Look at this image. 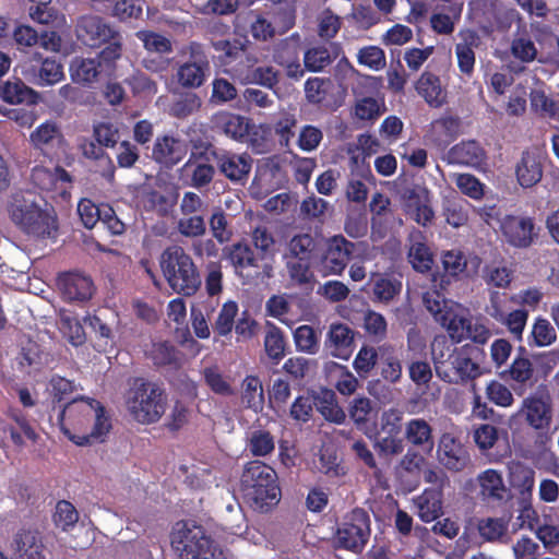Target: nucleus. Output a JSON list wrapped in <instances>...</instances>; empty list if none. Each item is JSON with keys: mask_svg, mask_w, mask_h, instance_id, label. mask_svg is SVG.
Listing matches in <instances>:
<instances>
[{"mask_svg": "<svg viewBox=\"0 0 559 559\" xmlns=\"http://www.w3.org/2000/svg\"><path fill=\"white\" fill-rule=\"evenodd\" d=\"M62 432L76 445L103 441L111 429L105 406L96 399L80 396L64 405L58 416Z\"/></svg>", "mask_w": 559, "mask_h": 559, "instance_id": "1", "label": "nucleus"}, {"mask_svg": "<svg viewBox=\"0 0 559 559\" xmlns=\"http://www.w3.org/2000/svg\"><path fill=\"white\" fill-rule=\"evenodd\" d=\"M431 354L437 376L451 384H465L483 374L479 359L484 350L473 344L451 349L444 336L435 337Z\"/></svg>", "mask_w": 559, "mask_h": 559, "instance_id": "2", "label": "nucleus"}, {"mask_svg": "<svg viewBox=\"0 0 559 559\" xmlns=\"http://www.w3.org/2000/svg\"><path fill=\"white\" fill-rule=\"evenodd\" d=\"M8 213L13 224L27 236L45 239L55 236L58 230L55 210L43 207L33 192L13 193L8 203Z\"/></svg>", "mask_w": 559, "mask_h": 559, "instance_id": "3", "label": "nucleus"}, {"mask_svg": "<svg viewBox=\"0 0 559 559\" xmlns=\"http://www.w3.org/2000/svg\"><path fill=\"white\" fill-rule=\"evenodd\" d=\"M240 491L245 502L259 512L270 511L281 499L276 472L259 460L245 465L240 477Z\"/></svg>", "mask_w": 559, "mask_h": 559, "instance_id": "4", "label": "nucleus"}, {"mask_svg": "<svg viewBox=\"0 0 559 559\" xmlns=\"http://www.w3.org/2000/svg\"><path fill=\"white\" fill-rule=\"evenodd\" d=\"M166 406L167 394L160 384L141 377L134 378L126 393V407L136 423H157L165 414Z\"/></svg>", "mask_w": 559, "mask_h": 559, "instance_id": "5", "label": "nucleus"}, {"mask_svg": "<svg viewBox=\"0 0 559 559\" xmlns=\"http://www.w3.org/2000/svg\"><path fill=\"white\" fill-rule=\"evenodd\" d=\"M78 38L86 46L103 49L98 57L106 66H112L123 51L121 33L98 15H83L76 24Z\"/></svg>", "mask_w": 559, "mask_h": 559, "instance_id": "6", "label": "nucleus"}, {"mask_svg": "<svg viewBox=\"0 0 559 559\" xmlns=\"http://www.w3.org/2000/svg\"><path fill=\"white\" fill-rule=\"evenodd\" d=\"M163 275L178 295L193 296L201 286V276L193 259L177 245L167 247L159 260Z\"/></svg>", "mask_w": 559, "mask_h": 559, "instance_id": "7", "label": "nucleus"}, {"mask_svg": "<svg viewBox=\"0 0 559 559\" xmlns=\"http://www.w3.org/2000/svg\"><path fill=\"white\" fill-rule=\"evenodd\" d=\"M170 543L180 559H227L204 527L194 522H178L171 533Z\"/></svg>", "mask_w": 559, "mask_h": 559, "instance_id": "8", "label": "nucleus"}, {"mask_svg": "<svg viewBox=\"0 0 559 559\" xmlns=\"http://www.w3.org/2000/svg\"><path fill=\"white\" fill-rule=\"evenodd\" d=\"M369 513L362 508H354L346 513L334 536L335 548L360 554L371 534Z\"/></svg>", "mask_w": 559, "mask_h": 559, "instance_id": "9", "label": "nucleus"}, {"mask_svg": "<svg viewBox=\"0 0 559 559\" xmlns=\"http://www.w3.org/2000/svg\"><path fill=\"white\" fill-rule=\"evenodd\" d=\"M506 242L518 249H526L538 239L539 227L535 218L524 214H506L499 221Z\"/></svg>", "mask_w": 559, "mask_h": 559, "instance_id": "10", "label": "nucleus"}, {"mask_svg": "<svg viewBox=\"0 0 559 559\" xmlns=\"http://www.w3.org/2000/svg\"><path fill=\"white\" fill-rule=\"evenodd\" d=\"M211 155L221 175L230 182L243 186L248 181L253 164L248 153L213 150Z\"/></svg>", "mask_w": 559, "mask_h": 559, "instance_id": "11", "label": "nucleus"}, {"mask_svg": "<svg viewBox=\"0 0 559 559\" xmlns=\"http://www.w3.org/2000/svg\"><path fill=\"white\" fill-rule=\"evenodd\" d=\"M355 250V243L343 235H335L322 246L318 263L329 274L340 275L347 266Z\"/></svg>", "mask_w": 559, "mask_h": 559, "instance_id": "12", "label": "nucleus"}, {"mask_svg": "<svg viewBox=\"0 0 559 559\" xmlns=\"http://www.w3.org/2000/svg\"><path fill=\"white\" fill-rule=\"evenodd\" d=\"M503 14L509 21H512L515 17L519 20V26L513 33L510 44L511 56L523 63L533 62L537 57L538 50L532 39L526 24L523 23L521 15L513 8L507 9Z\"/></svg>", "mask_w": 559, "mask_h": 559, "instance_id": "13", "label": "nucleus"}, {"mask_svg": "<svg viewBox=\"0 0 559 559\" xmlns=\"http://www.w3.org/2000/svg\"><path fill=\"white\" fill-rule=\"evenodd\" d=\"M356 332L346 323H332L325 335L324 347L331 356L347 360L355 349Z\"/></svg>", "mask_w": 559, "mask_h": 559, "instance_id": "14", "label": "nucleus"}, {"mask_svg": "<svg viewBox=\"0 0 559 559\" xmlns=\"http://www.w3.org/2000/svg\"><path fill=\"white\" fill-rule=\"evenodd\" d=\"M438 459L445 468L453 472L463 471L469 463V454L466 448L449 432L440 437Z\"/></svg>", "mask_w": 559, "mask_h": 559, "instance_id": "15", "label": "nucleus"}, {"mask_svg": "<svg viewBox=\"0 0 559 559\" xmlns=\"http://www.w3.org/2000/svg\"><path fill=\"white\" fill-rule=\"evenodd\" d=\"M210 72V62L202 51H191L190 59L177 71L178 82L185 87L197 88L203 85Z\"/></svg>", "mask_w": 559, "mask_h": 559, "instance_id": "16", "label": "nucleus"}, {"mask_svg": "<svg viewBox=\"0 0 559 559\" xmlns=\"http://www.w3.org/2000/svg\"><path fill=\"white\" fill-rule=\"evenodd\" d=\"M322 251V240L309 233L294 235L286 245L283 258L318 263Z\"/></svg>", "mask_w": 559, "mask_h": 559, "instance_id": "17", "label": "nucleus"}, {"mask_svg": "<svg viewBox=\"0 0 559 559\" xmlns=\"http://www.w3.org/2000/svg\"><path fill=\"white\" fill-rule=\"evenodd\" d=\"M187 154L182 140L170 134L158 135L152 148V158L162 165L175 166Z\"/></svg>", "mask_w": 559, "mask_h": 559, "instance_id": "18", "label": "nucleus"}, {"mask_svg": "<svg viewBox=\"0 0 559 559\" xmlns=\"http://www.w3.org/2000/svg\"><path fill=\"white\" fill-rule=\"evenodd\" d=\"M209 162L206 152H191L183 166L186 171L189 173L191 187L202 189L213 181L215 168Z\"/></svg>", "mask_w": 559, "mask_h": 559, "instance_id": "19", "label": "nucleus"}, {"mask_svg": "<svg viewBox=\"0 0 559 559\" xmlns=\"http://www.w3.org/2000/svg\"><path fill=\"white\" fill-rule=\"evenodd\" d=\"M486 159V152L475 140L462 141L453 145L447 154L449 164L479 167Z\"/></svg>", "mask_w": 559, "mask_h": 559, "instance_id": "20", "label": "nucleus"}, {"mask_svg": "<svg viewBox=\"0 0 559 559\" xmlns=\"http://www.w3.org/2000/svg\"><path fill=\"white\" fill-rule=\"evenodd\" d=\"M223 252L237 274L241 275L248 269H260V261L262 260L246 240L225 247Z\"/></svg>", "mask_w": 559, "mask_h": 559, "instance_id": "21", "label": "nucleus"}, {"mask_svg": "<svg viewBox=\"0 0 559 559\" xmlns=\"http://www.w3.org/2000/svg\"><path fill=\"white\" fill-rule=\"evenodd\" d=\"M63 296L72 301H86L92 298L94 284L91 277L69 272L59 277Z\"/></svg>", "mask_w": 559, "mask_h": 559, "instance_id": "22", "label": "nucleus"}, {"mask_svg": "<svg viewBox=\"0 0 559 559\" xmlns=\"http://www.w3.org/2000/svg\"><path fill=\"white\" fill-rule=\"evenodd\" d=\"M12 546L17 559H45V545L38 531H19L13 538Z\"/></svg>", "mask_w": 559, "mask_h": 559, "instance_id": "23", "label": "nucleus"}, {"mask_svg": "<svg viewBox=\"0 0 559 559\" xmlns=\"http://www.w3.org/2000/svg\"><path fill=\"white\" fill-rule=\"evenodd\" d=\"M415 90L432 108H440L447 103V92L439 75L428 70L418 78Z\"/></svg>", "mask_w": 559, "mask_h": 559, "instance_id": "24", "label": "nucleus"}, {"mask_svg": "<svg viewBox=\"0 0 559 559\" xmlns=\"http://www.w3.org/2000/svg\"><path fill=\"white\" fill-rule=\"evenodd\" d=\"M347 411L357 429L361 430L368 438H372L376 426L370 428L369 423L376 417V404L365 395H357L349 402Z\"/></svg>", "mask_w": 559, "mask_h": 559, "instance_id": "25", "label": "nucleus"}, {"mask_svg": "<svg viewBox=\"0 0 559 559\" xmlns=\"http://www.w3.org/2000/svg\"><path fill=\"white\" fill-rule=\"evenodd\" d=\"M62 141V132L52 120L39 124L29 135L33 147L39 150L46 156H51L52 150L59 146Z\"/></svg>", "mask_w": 559, "mask_h": 559, "instance_id": "26", "label": "nucleus"}, {"mask_svg": "<svg viewBox=\"0 0 559 559\" xmlns=\"http://www.w3.org/2000/svg\"><path fill=\"white\" fill-rule=\"evenodd\" d=\"M405 439L414 448L430 454L435 447L432 427L424 418H412L405 425Z\"/></svg>", "mask_w": 559, "mask_h": 559, "instance_id": "27", "label": "nucleus"}, {"mask_svg": "<svg viewBox=\"0 0 559 559\" xmlns=\"http://www.w3.org/2000/svg\"><path fill=\"white\" fill-rule=\"evenodd\" d=\"M411 246L407 258L413 269L420 273H427L433 265V254L426 243V237L419 230L409 235Z\"/></svg>", "mask_w": 559, "mask_h": 559, "instance_id": "28", "label": "nucleus"}, {"mask_svg": "<svg viewBox=\"0 0 559 559\" xmlns=\"http://www.w3.org/2000/svg\"><path fill=\"white\" fill-rule=\"evenodd\" d=\"M31 181L43 191L59 189L64 183L72 182V176L61 166L49 169L44 166H35L31 173Z\"/></svg>", "mask_w": 559, "mask_h": 559, "instance_id": "29", "label": "nucleus"}, {"mask_svg": "<svg viewBox=\"0 0 559 559\" xmlns=\"http://www.w3.org/2000/svg\"><path fill=\"white\" fill-rule=\"evenodd\" d=\"M0 97L9 104L36 105L39 95L32 87L27 86L21 79L8 80L0 86Z\"/></svg>", "mask_w": 559, "mask_h": 559, "instance_id": "30", "label": "nucleus"}, {"mask_svg": "<svg viewBox=\"0 0 559 559\" xmlns=\"http://www.w3.org/2000/svg\"><path fill=\"white\" fill-rule=\"evenodd\" d=\"M249 40L246 36L223 38L212 41L217 58L223 66H233L240 61L247 51Z\"/></svg>", "mask_w": 559, "mask_h": 559, "instance_id": "31", "label": "nucleus"}, {"mask_svg": "<svg viewBox=\"0 0 559 559\" xmlns=\"http://www.w3.org/2000/svg\"><path fill=\"white\" fill-rule=\"evenodd\" d=\"M414 503L419 519L430 523L442 514V491L427 488L414 499Z\"/></svg>", "mask_w": 559, "mask_h": 559, "instance_id": "32", "label": "nucleus"}, {"mask_svg": "<svg viewBox=\"0 0 559 559\" xmlns=\"http://www.w3.org/2000/svg\"><path fill=\"white\" fill-rule=\"evenodd\" d=\"M526 421L536 430L547 429L551 423V405L540 396L524 400Z\"/></svg>", "mask_w": 559, "mask_h": 559, "instance_id": "33", "label": "nucleus"}, {"mask_svg": "<svg viewBox=\"0 0 559 559\" xmlns=\"http://www.w3.org/2000/svg\"><path fill=\"white\" fill-rule=\"evenodd\" d=\"M102 62L96 58H74L70 64V74L74 83L88 85L95 82L102 71Z\"/></svg>", "mask_w": 559, "mask_h": 559, "instance_id": "34", "label": "nucleus"}, {"mask_svg": "<svg viewBox=\"0 0 559 559\" xmlns=\"http://www.w3.org/2000/svg\"><path fill=\"white\" fill-rule=\"evenodd\" d=\"M501 377L520 384H526L534 377V367L527 357V350L524 346H519L518 354L510 367L501 372Z\"/></svg>", "mask_w": 559, "mask_h": 559, "instance_id": "35", "label": "nucleus"}, {"mask_svg": "<svg viewBox=\"0 0 559 559\" xmlns=\"http://www.w3.org/2000/svg\"><path fill=\"white\" fill-rule=\"evenodd\" d=\"M515 175L518 182L523 188H531L540 181L543 169L537 158L530 152H523L516 164Z\"/></svg>", "mask_w": 559, "mask_h": 559, "instance_id": "36", "label": "nucleus"}, {"mask_svg": "<svg viewBox=\"0 0 559 559\" xmlns=\"http://www.w3.org/2000/svg\"><path fill=\"white\" fill-rule=\"evenodd\" d=\"M248 15L251 19L249 32L255 41L266 43L272 40L276 34H281L275 20L270 21L266 17L269 15L266 12L250 10Z\"/></svg>", "mask_w": 559, "mask_h": 559, "instance_id": "37", "label": "nucleus"}, {"mask_svg": "<svg viewBox=\"0 0 559 559\" xmlns=\"http://www.w3.org/2000/svg\"><path fill=\"white\" fill-rule=\"evenodd\" d=\"M241 403L246 408L252 409L255 413L263 409L264 392L258 376L249 374L242 380Z\"/></svg>", "mask_w": 559, "mask_h": 559, "instance_id": "38", "label": "nucleus"}, {"mask_svg": "<svg viewBox=\"0 0 559 559\" xmlns=\"http://www.w3.org/2000/svg\"><path fill=\"white\" fill-rule=\"evenodd\" d=\"M251 243L255 253L263 261L273 259L276 254V240L273 233L265 225H258L250 231Z\"/></svg>", "mask_w": 559, "mask_h": 559, "instance_id": "39", "label": "nucleus"}, {"mask_svg": "<svg viewBox=\"0 0 559 559\" xmlns=\"http://www.w3.org/2000/svg\"><path fill=\"white\" fill-rule=\"evenodd\" d=\"M479 536L488 543H502L508 534L509 520L506 518H483L477 521Z\"/></svg>", "mask_w": 559, "mask_h": 559, "instance_id": "40", "label": "nucleus"}, {"mask_svg": "<svg viewBox=\"0 0 559 559\" xmlns=\"http://www.w3.org/2000/svg\"><path fill=\"white\" fill-rule=\"evenodd\" d=\"M264 349L269 358L275 364L280 362L286 355V338L284 332L271 322L266 324Z\"/></svg>", "mask_w": 559, "mask_h": 559, "instance_id": "41", "label": "nucleus"}, {"mask_svg": "<svg viewBox=\"0 0 559 559\" xmlns=\"http://www.w3.org/2000/svg\"><path fill=\"white\" fill-rule=\"evenodd\" d=\"M289 281L297 286H308L314 283L312 266L316 262L283 258Z\"/></svg>", "mask_w": 559, "mask_h": 559, "instance_id": "42", "label": "nucleus"}, {"mask_svg": "<svg viewBox=\"0 0 559 559\" xmlns=\"http://www.w3.org/2000/svg\"><path fill=\"white\" fill-rule=\"evenodd\" d=\"M219 122L227 136L241 143L248 138L252 120L240 115L226 114L219 118Z\"/></svg>", "mask_w": 559, "mask_h": 559, "instance_id": "43", "label": "nucleus"}, {"mask_svg": "<svg viewBox=\"0 0 559 559\" xmlns=\"http://www.w3.org/2000/svg\"><path fill=\"white\" fill-rule=\"evenodd\" d=\"M480 493L487 500H502L507 491L501 475L495 469H487L478 477Z\"/></svg>", "mask_w": 559, "mask_h": 559, "instance_id": "44", "label": "nucleus"}, {"mask_svg": "<svg viewBox=\"0 0 559 559\" xmlns=\"http://www.w3.org/2000/svg\"><path fill=\"white\" fill-rule=\"evenodd\" d=\"M557 333L551 323L542 317L535 319L527 344L531 347H546L555 343Z\"/></svg>", "mask_w": 559, "mask_h": 559, "instance_id": "45", "label": "nucleus"}, {"mask_svg": "<svg viewBox=\"0 0 559 559\" xmlns=\"http://www.w3.org/2000/svg\"><path fill=\"white\" fill-rule=\"evenodd\" d=\"M477 36L474 32H468V36L465 37L463 43L455 45V55L457 59V66L460 71L471 78L474 73L475 67V52L473 45L475 44Z\"/></svg>", "mask_w": 559, "mask_h": 559, "instance_id": "46", "label": "nucleus"}, {"mask_svg": "<svg viewBox=\"0 0 559 559\" xmlns=\"http://www.w3.org/2000/svg\"><path fill=\"white\" fill-rule=\"evenodd\" d=\"M148 358L156 367H179L180 358L177 348L169 342L153 343Z\"/></svg>", "mask_w": 559, "mask_h": 559, "instance_id": "47", "label": "nucleus"}, {"mask_svg": "<svg viewBox=\"0 0 559 559\" xmlns=\"http://www.w3.org/2000/svg\"><path fill=\"white\" fill-rule=\"evenodd\" d=\"M201 98L193 92L180 93L169 106L171 117L183 119L198 111Z\"/></svg>", "mask_w": 559, "mask_h": 559, "instance_id": "48", "label": "nucleus"}, {"mask_svg": "<svg viewBox=\"0 0 559 559\" xmlns=\"http://www.w3.org/2000/svg\"><path fill=\"white\" fill-rule=\"evenodd\" d=\"M270 134L271 129L269 126L251 122L248 138L242 143H246L252 153L264 154L271 150Z\"/></svg>", "mask_w": 559, "mask_h": 559, "instance_id": "49", "label": "nucleus"}, {"mask_svg": "<svg viewBox=\"0 0 559 559\" xmlns=\"http://www.w3.org/2000/svg\"><path fill=\"white\" fill-rule=\"evenodd\" d=\"M380 373L391 383L397 382L402 377V365L392 347H380Z\"/></svg>", "mask_w": 559, "mask_h": 559, "instance_id": "50", "label": "nucleus"}, {"mask_svg": "<svg viewBox=\"0 0 559 559\" xmlns=\"http://www.w3.org/2000/svg\"><path fill=\"white\" fill-rule=\"evenodd\" d=\"M16 362L20 370L26 373H31L32 370H39L43 364L39 344L31 340L27 341L16 356Z\"/></svg>", "mask_w": 559, "mask_h": 559, "instance_id": "51", "label": "nucleus"}, {"mask_svg": "<svg viewBox=\"0 0 559 559\" xmlns=\"http://www.w3.org/2000/svg\"><path fill=\"white\" fill-rule=\"evenodd\" d=\"M443 277L459 278L467 269V260L461 250H448L441 255Z\"/></svg>", "mask_w": 559, "mask_h": 559, "instance_id": "52", "label": "nucleus"}, {"mask_svg": "<svg viewBox=\"0 0 559 559\" xmlns=\"http://www.w3.org/2000/svg\"><path fill=\"white\" fill-rule=\"evenodd\" d=\"M238 313V305L234 300L226 301L213 323V331L218 336H227L231 333L235 325V318Z\"/></svg>", "mask_w": 559, "mask_h": 559, "instance_id": "53", "label": "nucleus"}, {"mask_svg": "<svg viewBox=\"0 0 559 559\" xmlns=\"http://www.w3.org/2000/svg\"><path fill=\"white\" fill-rule=\"evenodd\" d=\"M335 58L336 56L332 57L329 48L324 46L309 48L304 55L305 69L310 72H320L330 66Z\"/></svg>", "mask_w": 559, "mask_h": 559, "instance_id": "54", "label": "nucleus"}, {"mask_svg": "<svg viewBox=\"0 0 559 559\" xmlns=\"http://www.w3.org/2000/svg\"><path fill=\"white\" fill-rule=\"evenodd\" d=\"M332 87V80L330 78H309L305 82V96L309 104L319 105L328 96Z\"/></svg>", "mask_w": 559, "mask_h": 559, "instance_id": "55", "label": "nucleus"}, {"mask_svg": "<svg viewBox=\"0 0 559 559\" xmlns=\"http://www.w3.org/2000/svg\"><path fill=\"white\" fill-rule=\"evenodd\" d=\"M52 520L57 527L68 532L78 523L79 512L70 501L59 500L56 504Z\"/></svg>", "mask_w": 559, "mask_h": 559, "instance_id": "56", "label": "nucleus"}, {"mask_svg": "<svg viewBox=\"0 0 559 559\" xmlns=\"http://www.w3.org/2000/svg\"><path fill=\"white\" fill-rule=\"evenodd\" d=\"M512 486L519 490L521 498L532 499L535 486V471L532 467L521 465L512 473Z\"/></svg>", "mask_w": 559, "mask_h": 559, "instance_id": "57", "label": "nucleus"}, {"mask_svg": "<svg viewBox=\"0 0 559 559\" xmlns=\"http://www.w3.org/2000/svg\"><path fill=\"white\" fill-rule=\"evenodd\" d=\"M467 202L464 200H445L442 206V214L445 222L453 227H461L468 221Z\"/></svg>", "mask_w": 559, "mask_h": 559, "instance_id": "58", "label": "nucleus"}, {"mask_svg": "<svg viewBox=\"0 0 559 559\" xmlns=\"http://www.w3.org/2000/svg\"><path fill=\"white\" fill-rule=\"evenodd\" d=\"M63 67L53 58H46L37 70V84L41 86L53 85L63 79Z\"/></svg>", "mask_w": 559, "mask_h": 559, "instance_id": "59", "label": "nucleus"}, {"mask_svg": "<svg viewBox=\"0 0 559 559\" xmlns=\"http://www.w3.org/2000/svg\"><path fill=\"white\" fill-rule=\"evenodd\" d=\"M248 447L252 455L266 456L275 449L274 437L265 429H255L250 433Z\"/></svg>", "mask_w": 559, "mask_h": 559, "instance_id": "60", "label": "nucleus"}, {"mask_svg": "<svg viewBox=\"0 0 559 559\" xmlns=\"http://www.w3.org/2000/svg\"><path fill=\"white\" fill-rule=\"evenodd\" d=\"M294 341L298 350L314 355L319 352L320 343L317 331L310 325H300L294 332Z\"/></svg>", "mask_w": 559, "mask_h": 559, "instance_id": "61", "label": "nucleus"}, {"mask_svg": "<svg viewBox=\"0 0 559 559\" xmlns=\"http://www.w3.org/2000/svg\"><path fill=\"white\" fill-rule=\"evenodd\" d=\"M142 201L145 210L154 211L162 217L167 216L174 206V201L168 195L153 189L143 194Z\"/></svg>", "mask_w": 559, "mask_h": 559, "instance_id": "62", "label": "nucleus"}, {"mask_svg": "<svg viewBox=\"0 0 559 559\" xmlns=\"http://www.w3.org/2000/svg\"><path fill=\"white\" fill-rule=\"evenodd\" d=\"M136 38L142 41L143 47L150 52L169 53L173 51L171 41L153 31H139Z\"/></svg>", "mask_w": 559, "mask_h": 559, "instance_id": "63", "label": "nucleus"}, {"mask_svg": "<svg viewBox=\"0 0 559 559\" xmlns=\"http://www.w3.org/2000/svg\"><path fill=\"white\" fill-rule=\"evenodd\" d=\"M378 359V350L374 347L362 345L353 361V367L360 378H367L376 367Z\"/></svg>", "mask_w": 559, "mask_h": 559, "instance_id": "64", "label": "nucleus"}]
</instances>
